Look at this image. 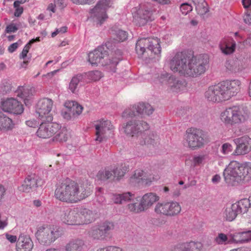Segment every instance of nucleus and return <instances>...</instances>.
<instances>
[{
    "label": "nucleus",
    "mask_w": 251,
    "mask_h": 251,
    "mask_svg": "<svg viewBox=\"0 0 251 251\" xmlns=\"http://www.w3.org/2000/svg\"><path fill=\"white\" fill-rule=\"evenodd\" d=\"M180 9L183 14L187 15L189 12L192 11V6L188 3H183L181 4Z\"/></svg>",
    "instance_id": "nucleus-52"
},
{
    "label": "nucleus",
    "mask_w": 251,
    "mask_h": 251,
    "mask_svg": "<svg viewBox=\"0 0 251 251\" xmlns=\"http://www.w3.org/2000/svg\"><path fill=\"white\" fill-rule=\"evenodd\" d=\"M185 242L175 246L171 251H188Z\"/></svg>",
    "instance_id": "nucleus-56"
},
{
    "label": "nucleus",
    "mask_w": 251,
    "mask_h": 251,
    "mask_svg": "<svg viewBox=\"0 0 251 251\" xmlns=\"http://www.w3.org/2000/svg\"><path fill=\"white\" fill-rule=\"evenodd\" d=\"M113 170L115 178L119 180L123 177L128 170V167L125 164H121L117 166H114Z\"/></svg>",
    "instance_id": "nucleus-40"
},
{
    "label": "nucleus",
    "mask_w": 251,
    "mask_h": 251,
    "mask_svg": "<svg viewBox=\"0 0 251 251\" xmlns=\"http://www.w3.org/2000/svg\"><path fill=\"white\" fill-rule=\"evenodd\" d=\"M132 200V202L126 205L127 209L129 212L134 214H138L145 211L141 201L140 202H138V200L137 199L135 200L133 199Z\"/></svg>",
    "instance_id": "nucleus-35"
},
{
    "label": "nucleus",
    "mask_w": 251,
    "mask_h": 251,
    "mask_svg": "<svg viewBox=\"0 0 251 251\" xmlns=\"http://www.w3.org/2000/svg\"><path fill=\"white\" fill-rule=\"evenodd\" d=\"M148 49L151 52V55L159 56L161 52L160 39L157 37L146 38Z\"/></svg>",
    "instance_id": "nucleus-28"
},
{
    "label": "nucleus",
    "mask_w": 251,
    "mask_h": 251,
    "mask_svg": "<svg viewBox=\"0 0 251 251\" xmlns=\"http://www.w3.org/2000/svg\"><path fill=\"white\" fill-rule=\"evenodd\" d=\"M65 106L73 113V115H80L83 110V107L77 102L74 101H67L65 103Z\"/></svg>",
    "instance_id": "nucleus-39"
},
{
    "label": "nucleus",
    "mask_w": 251,
    "mask_h": 251,
    "mask_svg": "<svg viewBox=\"0 0 251 251\" xmlns=\"http://www.w3.org/2000/svg\"><path fill=\"white\" fill-rule=\"evenodd\" d=\"M59 219L64 224L69 226H77L76 207H63L60 211Z\"/></svg>",
    "instance_id": "nucleus-22"
},
{
    "label": "nucleus",
    "mask_w": 251,
    "mask_h": 251,
    "mask_svg": "<svg viewBox=\"0 0 251 251\" xmlns=\"http://www.w3.org/2000/svg\"><path fill=\"white\" fill-rule=\"evenodd\" d=\"M68 132L67 129L65 127H62L60 126L59 129L54 135L52 141L59 142H66L68 140Z\"/></svg>",
    "instance_id": "nucleus-42"
},
{
    "label": "nucleus",
    "mask_w": 251,
    "mask_h": 251,
    "mask_svg": "<svg viewBox=\"0 0 251 251\" xmlns=\"http://www.w3.org/2000/svg\"><path fill=\"white\" fill-rule=\"evenodd\" d=\"M113 0H100L96 6L90 10L91 16L94 19L97 26H100L108 19L106 11L112 7Z\"/></svg>",
    "instance_id": "nucleus-9"
},
{
    "label": "nucleus",
    "mask_w": 251,
    "mask_h": 251,
    "mask_svg": "<svg viewBox=\"0 0 251 251\" xmlns=\"http://www.w3.org/2000/svg\"><path fill=\"white\" fill-rule=\"evenodd\" d=\"M185 243L188 251H201L203 248L202 244L200 242L190 241Z\"/></svg>",
    "instance_id": "nucleus-48"
},
{
    "label": "nucleus",
    "mask_w": 251,
    "mask_h": 251,
    "mask_svg": "<svg viewBox=\"0 0 251 251\" xmlns=\"http://www.w3.org/2000/svg\"><path fill=\"white\" fill-rule=\"evenodd\" d=\"M6 238L11 243H14L17 241V238L16 236L11 235L8 233L5 234Z\"/></svg>",
    "instance_id": "nucleus-63"
},
{
    "label": "nucleus",
    "mask_w": 251,
    "mask_h": 251,
    "mask_svg": "<svg viewBox=\"0 0 251 251\" xmlns=\"http://www.w3.org/2000/svg\"><path fill=\"white\" fill-rule=\"evenodd\" d=\"M95 128L96 141L99 143L106 139L111 134L114 126L108 120H98L94 123Z\"/></svg>",
    "instance_id": "nucleus-13"
},
{
    "label": "nucleus",
    "mask_w": 251,
    "mask_h": 251,
    "mask_svg": "<svg viewBox=\"0 0 251 251\" xmlns=\"http://www.w3.org/2000/svg\"><path fill=\"white\" fill-rule=\"evenodd\" d=\"M137 142L142 146H146L148 148L155 147L159 144V137L154 132L145 131L141 134Z\"/></svg>",
    "instance_id": "nucleus-23"
},
{
    "label": "nucleus",
    "mask_w": 251,
    "mask_h": 251,
    "mask_svg": "<svg viewBox=\"0 0 251 251\" xmlns=\"http://www.w3.org/2000/svg\"><path fill=\"white\" fill-rule=\"evenodd\" d=\"M14 127L13 120L0 110V131L12 130Z\"/></svg>",
    "instance_id": "nucleus-31"
},
{
    "label": "nucleus",
    "mask_w": 251,
    "mask_h": 251,
    "mask_svg": "<svg viewBox=\"0 0 251 251\" xmlns=\"http://www.w3.org/2000/svg\"><path fill=\"white\" fill-rule=\"evenodd\" d=\"M236 147L233 152L235 155H245L251 151V138L248 136H244L234 140Z\"/></svg>",
    "instance_id": "nucleus-24"
},
{
    "label": "nucleus",
    "mask_w": 251,
    "mask_h": 251,
    "mask_svg": "<svg viewBox=\"0 0 251 251\" xmlns=\"http://www.w3.org/2000/svg\"><path fill=\"white\" fill-rule=\"evenodd\" d=\"M84 79V75L77 74L74 75L71 79L69 84L68 89L73 94H77L81 83Z\"/></svg>",
    "instance_id": "nucleus-32"
},
{
    "label": "nucleus",
    "mask_w": 251,
    "mask_h": 251,
    "mask_svg": "<svg viewBox=\"0 0 251 251\" xmlns=\"http://www.w3.org/2000/svg\"><path fill=\"white\" fill-rule=\"evenodd\" d=\"M239 214L232 204L230 207H227L223 212L224 219L228 222H232L235 219L237 215Z\"/></svg>",
    "instance_id": "nucleus-37"
},
{
    "label": "nucleus",
    "mask_w": 251,
    "mask_h": 251,
    "mask_svg": "<svg viewBox=\"0 0 251 251\" xmlns=\"http://www.w3.org/2000/svg\"><path fill=\"white\" fill-rule=\"evenodd\" d=\"M209 63L206 54L191 56L185 52H177L170 61V69L186 77H196L204 74Z\"/></svg>",
    "instance_id": "nucleus-1"
},
{
    "label": "nucleus",
    "mask_w": 251,
    "mask_h": 251,
    "mask_svg": "<svg viewBox=\"0 0 251 251\" xmlns=\"http://www.w3.org/2000/svg\"><path fill=\"white\" fill-rule=\"evenodd\" d=\"M108 52L104 46L98 47L94 50L90 52L88 55V61L91 65H98L100 64L102 66L111 65L113 67L112 71L115 72L116 71L115 67L118 64L119 60L116 59L113 61L110 60L108 61Z\"/></svg>",
    "instance_id": "nucleus-8"
},
{
    "label": "nucleus",
    "mask_w": 251,
    "mask_h": 251,
    "mask_svg": "<svg viewBox=\"0 0 251 251\" xmlns=\"http://www.w3.org/2000/svg\"><path fill=\"white\" fill-rule=\"evenodd\" d=\"M25 182L27 183L30 188L34 189L39 186V183L40 181L39 177L35 174L28 175L25 179Z\"/></svg>",
    "instance_id": "nucleus-44"
},
{
    "label": "nucleus",
    "mask_w": 251,
    "mask_h": 251,
    "mask_svg": "<svg viewBox=\"0 0 251 251\" xmlns=\"http://www.w3.org/2000/svg\"><path fill=\"white\" fill-rule=\"evenodd\" d=\"M92 191L90 186L87 184L66 179L56 185L54 196L60 201L74 204L87 198Z\"/></svg>",
    "instance_id": "nucleus-2"
},
{
    "label": "nucleus",
    "mask_w": 251,
    "mask_h": 251,
    "mask_svg": "<svg viewBox=\"0 0 251 251\" xmlns=\"http://www.w3.org/2000/svg\"><path fill=\"white\" fill-rule=\"evenodd\" d=\"M26 125L31 127H36L38 125L39 123L34 119H31L26 121Z\"/></svg>",
    "instance_id": "nucleus-62"
},
{
    "label": "nucleus",
    "mask_w": 251,
    "mask_h": 251,
    "mask_svg": "<svg viewBox=\"0 0 251 251\" xmlns=\"http://www.w3.org/2000/svg\"><path fill=\"white\" fill-rule=\"evenodd\" d=\"M35 236L40 244L48 246L60 237L61 233L54 225H44L38 227Z\"/></svg>",
    "instance_id": "nucleus-5"
},
{
    "label": "nucleus",
    "mask_w": 251,
    "mask_h": 251,
    "mask_svg": "<svg viewBox=\"0 0 251 251\" xmlns=\"http://www.w3.org/2000/svg\"><path fill=\"white\" fill-rule=\"evenodd\" d=\"M214 241L218 245L231 244L229 233L227 234L224 233H219L217 236L215 237Z\"/></svg>",
    "instance_id": "nucleus-46"
},
{
    "label": "nucleus",
    "mask_w": 251,
    "mask_h": 251,
    "mask_svg": "<svg viewBox=\"0 0 251 251\" xmlns=\"http://www.w3.org/2000/svg\"><path fill=\"white\" fill-rule=\"evenodd\" d=\"M145 172L141 170H136L134 172V174L130 177V181L131 183H143L147 184L157 178L153 176L147 177Z\"/></svg>",
    "instance_id": "nucleus-27"
},
{
    "label": "nucleus",
    "mask_w": 251,
    "mask_h": 251,
    "mask_svg": "<svg viewBox=\"0 0 251 251\" xmlns=\"http://www.w3.org/2000/svg\"><path fill=\"white\" fill-rule=\"evenodd\" d=\"M147 39L143 38L139 39L136 44L135 50L139 57H143L147 53L148 49Z\"/></svg>",
    "instance_id": "nucleus-38"
},
{
    "label": "nucleus",
    "mask_w": 251,
    "mask_h": 251,
    "mask_svg": "<svg viewBox=\"0 0 251 251\" xmlns=\"http://www.w3.org/2000/svg\"><path fill=\"white\" fill-rule=\"evenodd\" d=\"M220 117L224 124L233 126L245 122L248 119L249 114L247 110L241 107L232 106L221 112Z\"/></svg>",
    "instance_id": "nucleus-4"
},
{
    "label": "nucleus",
    "mask_w": 251,
    "mask_h": 251,
    "mask_svg": "<svg viewBox=\"0 0 251 251\" xmlns=\"http://www.w3.org/2000/svg\"><path fill=\"white\" fill-rule=\"evenodd\" d=\"M198 13L203 15L208 11L207 3L205 0H192Z\"/></svg>",
    "instance_id": "nucleus-43"
},
{
    "label": "nucleus",
    "mask_w": 251,
    "mask_h": 251,
    "mask_svg": "<svg viewBox=\"0 0 251 251\" xmlns=\"http://www.w3.org/2000/svg\"><path fill=\"white\" fill-rule=\"evenodd\" d=\"M77 226H83L91 224L97 218V213L84 207H76Z\"/></svg>",
    "instance_id": "nucleus-20"
},
{
    "label": "nucleus",
    "mask_w": 251,
    "mask_h": 251,
    "mask_svg": "<svg viewBox=\"0 0 251 251\" xmlns=\"http://www.w3.org/2000/svg\"><path fill=\"white\" fill-rule=\"evenodd\" d=\"M220 49L223 53L228 55L233 53L236 49V43L231 38L222 40L220 44Z\"/></svg>",
    "instance_id": "nucleus-29"
},
{
    "label": "nucleus",
    "mask_w": 251,
    "mask_h": 251,
    "mask_svg": "<svg viewBox=\"0 0 251 251\" xmlns=\"http://www.w3.org/2000/svg\"><path fill=\"white\" fill-rule=\"evenodd\" d=\"M33 247V243L29 236L23 234L19 235L16 242V251H31Z\"/></svg>",
    "instance_id": "nucleus-26"
},
{
    "label": "nucleus",
    "mask_w": 251,
    "mask_h": 251,
    "mask_svg": "<svg viewBox=\"0 0 251 251\" xmlns=\"http://www.w3.org/2000/svg\"><path fill=\"white\" fill-rule=\"evenodd\" d=\"M123 128L126 135L131 137H137V140L143 131L149 128L148 124L144 121H130L124 124Z\"/></svg>",
    "instance_id": "nucleus-14"
},
{
    "label": "nucleus",
    "mask_w": 251,
    "mask_h": 251,
    "mask_svg": "<svg viewBox=\"0 0 251 251\" xmlns=\"http://www.w3.org/2000/svg\"><path fill=\"white\" fill-rule=\"evenodd\" d=\"M127 32H118L116 40L118 42H124L127 39Z\"/></svg>",
    "instance_id": "nucleus-59"
},
{
    "label": "nucleus",
    "mask_w": 251,
    "mask_h": 251,
    "mask_svg": "<svg viewBox=\"0 0 251 251\" xmlns=\"http://www.w3.org/2000/svg\"><path fill=\"white\" fill-rule=\"evenodd\" d=\"M132 13L134 23L139 26H144L148 22L153 19L152 11L149 4H140L132 9Z\"/></svg>",
    "instance_id": "nucleus-10"
},
{
    "label": "nucleus",
    "mask_w": 251,
    "mask_h": 251,
    "mask_svg": "<svg viewBox=\"0 0 251 251\" xmlns=\"http://www.w3.org/2000/svg\"><path fill=\"white\" fill-rule=\"evenodd\" d=\"M204 97L208 101L212 103L226 101L220 83L209 86L204 93Z\"/></svg>",
    "instance_id": "nucleus-18"
},
{
    "label": "nucleus",
    "mask_w": 251,
    "mask_h": 251,
    "mask_svg": "<svg viewBox=\"0 0 251 251\" xmlns=\"http://www.w3.org/2000/svg\"><path fill=\"white\" fill-rule=\"evenodd\" d=\"M8 225V219L7 217L2 216V213H0V229H3Z\"/></svg>",
    "instance_id": "nucleus-58"
},
{
    "label": "nucleus",
    "mask_w": 251,
    "mask_h": 251,
    "mask_svg": "<svg viewBox=\"0 0 251 251\" xmlns=\"http://www.w3.org/2000/svg\"><path fill=\"white\" fill-rule=\"evenodd\" d=\"M121 194L123 203L125 202L131 201L134 197V195L130 192L124 193Z\"/></svg>",
    "instance_id": "nucleus-55"
},
{
    "label": "nucleus",
    "mask_w": 251,
    "mask_h": 251,
    "mask_svg": "<svg viewBox=\"0 0 251 251\" xmlns=\"http://www.w3.org/2000/svg\"><path fill=\"white\" fill-rule=\"evenodd\" d=\"M0 108L5 112L20 115L24 112L23 105L16 99L10 98L1 101Z\"/></svg>",
    "instance_id": "nucleus-21"
},
{
    "label": "nucleus",
    "mask_w": 251,
    "mask_h": 251,
    "mask_svg": "<svg viewBox=\"0 0 251 251\" xmlns=\"http://www.w3.org/2000/svg\"><path fill=\"white\" fill-rule=\"evenodd\" d=\"M208 158V155L205 154L195 155L193 157V158L191 160V165L193 167L203 165L206 163Z\"/></svg>",
    "instance_id": "nucleus-45"
},
{
    "label": "nucleus",
    "mask_w": 251,
    "mask_h": 251,
    "mask_svg": "<svg viewBox=\"0 0 251 251\" xmlns=\"http://www.w3.org/2000/svg\"><path fill=\"white\" fill-rule=\"evenodd\" d=\"M6 194V189L3 185L0 184V205L1 204Z\"/></svg>",
    "instance_id": "nucleus-60"
},
{
    "label": "nucleus",
    "mask_w": 251,
    "mask_h": 251,
    "mask_svg": "<svg viewBox=\"0 0 251 251\" xmlns=\"http://www.w3.org/2000/svg\"><path fill=\"white\" fill-rule=\"evenodd\" d=\"M226 182L231 185L246 183L251 179V163L232 161L224 171Z\"/></svg>",
    "instance_id": "nucleus-3"
},
{
    "label": "nucleus",
    "mask_w": 251,
    "mask_h": 251,
    "mask_svg": "<svg viewBox=\"0 0 251 251\" xmlns=\"http://www.w3.org/2000/svg\"><path fill=\"white\" fill-rule=\"evenodd\" d=\"M233 204L239 214L245 213L248 211L249 208H251V203L249 199H242Z\"/></svg>",
    "instance_id": "nucleus-34"
},
{
    "label": "nucleus",
    "mask_w": 251,
    "mask_h": 251,
    "mask_svg": "<svg viewBox=\"0 0 251 251\" xmlns=\"http://www.w3.org/2000/svg\"><path fill=\"white\" fill-rule=\"evenodd\" d=\"M18 190L21 192L29 193L31 191V189L29 187L27 183H25V180H24L23 183L18 186Z\"/></svg>",
    "instance_id": "nucleus-57"
},
{
    "label": "nucleus",
    "mask_w": 251,
    "mask_h": 251,
    "mask_svg": "<svg viewBox=\"0 0 251 251\" xmlns=\"http://www.w3.org/2000/svg\"><path fill=\"white\" fill-rule=\"evenodd\" d=\"M17 97L23 99L25 101L28 100L32 96L31 90L29 87H19L15 92Z\"/></svg>",
    "instance_id": "nucleus-41"
},
{
    "label": "nucleus",
    "mask_w": 251,
    "mask_h": 251,
    "mask_svg": "<svg viewBox=\"0 0 251 251\" xmlns=\"http://www.w3.org/2000/svg\"><path fill=\"white\" fill-rule=\"evenodd\" d=\"M226 101L235 96L241 89V81L238 79H226L220 82Z\"/></svg>",
    "instance_id": "nucleus-16"
},
{
    "label": "nucleus",
    "mask_w": 251,
    "mask_h": 251,
    "mask_svg": "<svg viewBox=\"0 0 251 251\" xmlns=\"http://www.w3.org/2000/svg\"><path fill=\"white\" fill-rule=\"evenodd\" d=\"M251 63V57L248 55L239 58L229 59L225 63L226 69L231 73H238L248 68Z\"/></svg>",
    "instance_id": "nucleus-15"
},
{
    "label": "nucleus",
    "mask_w": 251,
    "mask_h": 251,
    "mask_svg": "<svg viewBox=\"0 0 251 251\" xmlns=\"http://www.w3.org/2000/svg\"><path fill=\"white\" fill-rule=\"evenodd\" d=\"M36 41H39V38H37L36 39H32L24 47L22 52L20 54V58L21 59H24L28 52L29 50L31 47L32 44L34 43Z\"/></svg>",
    "instance_id": "nucleus-51"
},
{
    "label": "nucleus",
    "mask_w": 251,
    "mask_h": 251,
    "mask_svg": "<svg viewBox=\"0 0 251 251\" xmlns=\"http://www.w3.org/2000/svg\"><path fill=\"white\" fill-rule=\"evenodd\" d=\"M203 131L200 129L190 127L187 129L184 137V145L195 150L202 147L204 144Z\"/></svg>",
    "instance_id": "nucleus-6"
},
{
    "label": "nucleus",
    "mask_w": 251,
    "mask_h": 251,
    "mask_svg": "<svg viewBox=\"0 0 251 251\" xmlns=\"http://www.w3.org/2000/svg\"><path fill=\"white\" fill-rule=\"evenodd\" d=\"M114 228L113 222L105 221L100 225L92 226L88 231V235L92 240L103 241L110 236Z\"/></svg>",
    "instance_id": "nucleus-7"
},
{
    "label": "nucleus",
    "mask_w": 251,
    "mask_h": 251,
    "mask_svg": "<svg viewBox=\"0 0 251 251\" xmlns=\"http://www.w3.org/2000/svg\"><path fill=\"white\" fill-rule=\"evenodd\" d=\"M154 111L152 106L148 103L140 102L132 106L131 108L126 109L123 113L124 118H129L141 115L142 116H150Z\"/></svg>",
    "instance_id": "nucleus-12"
},
{
    "label": "nucleus",
    "mask_w": 251,
    "mask_h": 251,
    "mask_svg": "<svg viewBox=\"0 0 251 251\" xmlns=\"http://www.w3.org/2000/svg\"><path fill=\"white\" fill-rule=\"evenodd\" d=\"M159 200V197L154 193H148L144 195L140 201L145 210H148Z\"/></svg>",
    "instance_id": "nucleus-30"
},
{
    "label": "nucleus",
    "mask_w": 251,
    "mask_h": 251,
    "mask_svg": "<svg viewBox=\"0 0 251 251\" xmlns=\"http://www.w3.org/2000/svg\"><path fill=\"white\" fill-rule=\"evenodd\" d=\"M47 122L42 123L36 131L37 136L40 138L52 137L60 128V125L56 123Z\"/></svg>",
    "instance_id": "nucleus-19"
},
{
    "label": "nucleus",
    "mask_w": 251,
    "mask_h": 251,
    "mask_svg": "<svg viewBox=\"0 0 251 251\" xmlns=\"http://www.w3.org/2000/svg\"><path fill=\"white\" fill-rule=\"evenodd\" d=\"M231 244H242L251 241V230L229 232Z\"/></svg>",
    "instance_id": "nucleus-25"
},
{
    "label": "nucleus",
    "mask_w": 251,
    "mask_h": 251,
    "mask_svg": "<svg viewBox=\"0 0 251 251\" xmlns=\"http://www.w3.org/2000/svg\"><path fill=\"white\" fill-rule=\"evenodd\" d=\"M173 76V75L167 73H164L158 76L157 81L162 84H165L168 86L169 83L172 81Z\"/></svg>",
    "instance_id": "nucleus-49"
},
{
    "label": "nucleus",
    "mask_w": 251,
    "mask_h": 251,
    "mask_svg": "<svg viewBox=\"0 0 251 251\" xmlns=\"http://www.w3.org/2000/svg\"><path fill=\"white\" fill-rule=\"evenodd\" d=\"M84 246L83 240L79 239H72L66 244L65 251H82Z\"/></svg>",
    "instance_id": "nucleus-33"
},
{
    "label": "nucleus",
    "mask_w": 251,
    "mask_h": 251,
    "mask_svg": "<svg viewBox=\"0 0 251 251\" xmlns=\"http://www.w3.org/2000/svg\"><path fill=\"white\" fill-rule=\"evenodd\" d=\"M53 106V101L48 98L39 100L36 104V113L42 120L50 122L53 119L51 111Z\"/></svg>",
    "instance_id": "nucleus-17"
},
{
    "label": "nucleus",
    "mask_w": 251,
    "mask_h": 251,
    "mask_svg": "<svg viewBox=\"0 0 251 251\" xmlns=\"http://www.w3.org/2000/svg\"><path fill=\"white\" fill-rule=\"evenodd\" d=\"M198 20L195 18L191 20L190 23L188 24V25L190 28H195L198 26Z\"/></svg>",
    "instance_id": "nucleus-64"
},
{
    "label": "nucleus",
    "mask_w": 251,
    "mask_h": 251,
    "mask_svg": "<svg viewBox=\"0 0 251 251\" xmlns=\"http://www.w3.org/2000/svg\"><path fill=\"white\" fill-rule=\"evenodd\" d=\"M20 1L16 0L14 2V7L15 8L14 15L16 17H19L23 12V8L20 6Z\"/></svg>",
    "instance_id": "nucleus-53"
},
{
    "label": "nucleus",
    "mask_w": 251,
    "mask_h": 251,
    "mask_svg": "<svg viewBox=\"0 0 251 251\" xmlns=\"http://www.w3.org/2000/svg\"><path fill=\"white\" fill-rule=\"evenodd\" d=\"M168 86L170 87L171 91L173 92L177 93L180 91L181 87L182 85L179 83L178 81L176 80L175 77L173 76L172 81L169 83Z\"/></svg>",
    "instance_id": "nucleus-50"
},
{
    "label": "nucleus",
    "mask_w": 251,
    "mask_h": 251,
    "mask_svg": "<svg viewBox=\"0 0 251 251\" xmlns=\"http://www.w3.org/2000/svg\"><path fill=\"white\" fill-rule=\"evenodd\" d=\"M98 179L102 180L108 179H114V175L113 167H107L103 170H100L97 175Z\"/></svg>",
    "instance_id": "nucleus-36"
},
{
    "label": "nucleus",
    "mask_w": 251,
    "mask_h": 251,
    "mask_svg": "<svg viewBox=\"0 0 251 251\" xmlns=\"http://www.w3.org/2000/svg\"><path fill=\"white\" fill-rule=\"evenodd\" d=\"M181 211V206L178 202L170 201L158 202L155 207L154 212L158 215L167 217H175Z\"/></svg>",
    "instance_id": "nucleus-11"
},
{
    "label": "nucleus",
    "mask_w": 251,
    "mask_h": 251,
    "mask_svg": "<svg viewBox=\"0 0 251 251\" xmlns=\"http://www.w3.org/2000/svg\"><path fill=\"white\" fill-rule=\"evenodd\" d=\"M112 200L116 204H122V200L121 197V194H114L112 197Z\"/></svg>",
    "instance_id": "nucleus-61"
},
{
    "label": "nucleus",
    "mask_w": 251,
    "mask_h": 251,
    "mask_svg": "<svg viewBox=\"0 0 251 251\" xmlns=\"http://www.w3.org/2000/svg\"><path fill=\"white\" fill-rule=\"evenodd\" d=\"M86 77L89 79V82L91 81H96L99 80L102 75L100 72L99 71H91L86 73L84 75V77Z\"/></svg>",
    "instance_id": "nucleus-47"
},
{
    "label": "nucleus",
    "mask_w": 251,
    "mask_h": 251,
    "mask_svg": "<svg viewBox=\"0 0 251 251\" xmlns=\"http://www.w3.org/2000/svg\"><path fill=\"white\" fill-rule=\"evenodd\" d=\"M232 151V145L228 143H224L222 146L221 152L225 155L227 154Z\"/></svg>",
    "instance_id": "nucleus-54"
}]
</instances>
